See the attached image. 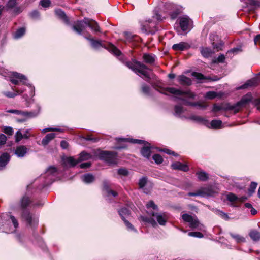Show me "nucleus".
Segmentation results:
<instances>
[{"mask_svg": "<svg viewBox=\"0 0 260 260\" xmlns=\"http://www.w3.org/2000/svg\"><path fill=\"white\" fill-rule=\"evenodd\" d=\"M110 50L116 55L119 56L121 54V52L115 46L111 44L110 45Z\"/></svg>", "mask_w": 260, "mask_h": 260, "instance_id": "8fccbe9b", "label": "nucleus"}, {"mask_svg": "<svg viewBox=\"0 0 260 260\" xmlns=\"http://www.w3.org/2000/svg\"><path fill=\"white\" fill-rule=\"evenodd\" d=\"M247 4L249 6H252L255 8L258 9L260 8V1L259 0H248Z\"/></svg>", "mask_w": 260, "mask_h": 260, "instance_id": "ea45409f", "label": "nucleus"}, {"mask_svg": "<svg viewBox=\"0 0 260 260\" xmlns=\"http://www.w3.org/2000/svg\"><path fill=\"white\" fill-rule=\"evenodd\" d=\"M79 162V159H76L73 157H69L65 159V163L71 167L75 166Z\"/></svg>", "mask_w": 260, "mask_h": 260, "instance_id": "a878e982", "label": "nucleus"}, {"mask_svg": "<svg viewBox=\"0 0 260 260\" xmlns=\"http://www.w3.org/2000/svg\"><path fill=\"white\" fill-rule=\"evenodd\" d=\"M230 236L234 238L238 243L245 242V239L243 237L238 235L230 233Z\"/></svg>", "mask_w": 260, "mask_h": 260, "instance_id": "58836bf2", "label": "nucleus"}, {"mask_svg": "<svg viewBox=\"0 0 260 260\" xmlns=\"http://www.w3.org/2000/svg\"><path fill=\"white\" fill-rule=\"evenodd\" d=\"M28 149L25 146L20 145L16 147L15 153L18 157H23L27 152Z\"/></svg>", "mask_w": 260, "mask_h": 260, "instance_id": "4468645a", "label": "nucleus"}, {"mask_svg": "<svg viewBox=\"0 0 260 260\" xmlns=\"http://www.w3.org/2000/svg\"><path fill=\"white\" fill-rule=\"evenodd\" d=\"M202 192L201 191L200 189L197 190L196 192H189L188 193V196H201L202 197Z\"/></svg>", "mask_w": 260, "mask_h": 260, "instance_id": "680f3d73", "label": "nucleus"}, {"mask_svg": "<svg viewBox=\"0 0 260 260\" xmlns=\"http://www.w3.org/2000/svg\"><path fill=\"white\" fill-rule=\"evenodd\" d=\"M84 22L85 24L87 25L89 27H90L93 30L96 32H99L100 31V27L95 21L85 18L84 20Z\"/></svg>", "mask_w": 260, "mask_h": 260, "instance_id": "9d476101", "label": "nucleus"}, {"mask_svg": "<svg viewBox=\"0 0 260 260\" xmlns=\"http://www.w3.org/2000/svg\"><path fill=\"white\" fill-rule=\"evenodd\" d=\"M155 55L154 54H147V63L152 64L155 62Z\"/></svg>", "mask_w": 260, "mask_h": 260, "instance_id": "603ef678", "label": "nucleus"}, {"mask_svg": "<svg viewBox=\"0 0 260 260\" xmlns=\"http://www.w3.org/2000/svg\"><path fill=\"white\" fill-rule=\"evenodd\" d=\"M26 29L25 27H21L18 29L15 33L14 37L16 39H18L21 37L25 33Z\"/></svg>", "mask_w": 260, "mask_h": 260, "instance_id": "e433bc0d", "label": "nucleus"}, {"mask_svg": "<svg viewBox=\"0 0 260 260\" xmlns=\"http://www.w3.org/2000/svg\"><path fill=\"white\" fill-rule=\"evenodd\" d=\"M22 218L28 223L29 225H32L35 219L32 218V215L27 210H24L22 215Z\"/></svg>", "mask_w": 260, "mask_h": 260, "instance_id": "dca6fc26", "label": "nucleus"}, {"mask_svg": "<svg viewBox=\"0 0 260 260\" xmlns=\"http://www.w3.org/2000/svg\"><path fill=\"white\" fill-rule=\"evenodd\" d=\"M51 1L50 0H41L40 5L43 7H48L50 6Z\"/></svg>", "mask_w": 260, "mask_h": 260, "instance_id": "bf43d9fd", "label": "nucleus"}, {"mask_svg": "<svg viewBox=\"0 0 260 260\" xmlns=\"http://www.w3.org/2000/svg\"><path fill=\"white\" fill-rule=\"evenodd\" d=\"M182 218L184 221L189 223L192 221L193 217L190 215L185 213L182 215Z\"/></svg>", "mask_w": 260, "mask_h": 260, "instance_id": "a18cd8bd", "label": "nucleus"}, {"mask_svg": "<svg viewBox=\"0 0 260 260\" xmlns=\"http://www.w3.org/2000/svg\"><path fill=\"white\" fill-rule=\"evenodd\" d=\"M152 158L154 160L155 162L157 165H159L163 162V158L159 154H154L152 156Z\"/></svg>", "mask_w": 260, "mask_h": 260, "instance_id": "a19ab883", "label": "nucleus"}, {"mask_svg": "<svg viewBox=\"0 0 260 260\" xmlns=\"http://www.w3.org/2000/svg\"><path fill=\"white\" fill-rule=\"evenodd\" d=\"M17 0H9L5 6V9L6 10L13 9L17 4Z\"/></svg>", "mask_w": 260, "mask_h": 260, "instance_id": "c85d7f7f", "label": "nucleus"}, {"mask_svg": "<svg viewBox=\"0 0 260 260\" xmlns=\"http://www.w3.org/2000/svg\"><path fill=\"white\" fill-rule=\"evenodd\" d=\"M258 84L257 80L253 78L246 81L243 85L237 87V90L244 89L257 86Z\"/></svg>", "mask_w": 260, "mask_h": 260, "instance_id": "1a4fd4ad", "label": "nucleus"}, {"mask_svg": "<svg viewBox=\"0 0 260 260\" xmlns=\"http://www.w3.org/2000/svg\"><path fill=\"white\" fill-rule=\"evenodd\" d=\"M82 180L85 183H90L94 181V177L92 175L88 174L82 176Z\"/></svg>", "mask_w": 260, "mask_h": 260, "instance_id": "7c9ffc66", "label": "nucleus"}, {"mask_svg": "<svg viewBox=\"0 0 260 260\" xmlns=\"http://www.w3.org/2000/svg\"><path fill=\"white\" fill-rule=\"evenodd\" d=\"M249 236L254 241H258L260 240V232L256 230L250 231Z\"/></svg>", "mask_w": 260, "mask_h": 260, "instance_id": "5701e85b", "label": "nucleus"}, {"mask_svg": "<svg viewBox=\"0 0 260 260\" xmlns=\"http://www.w3.org/2000/svg\"><path fill=\"white\" fill-rule=\"evenodd\" d=\"M213 47L214 49H216L217 51H219L222 50V47L223 45L222 43H215V42H213L212 43Z\"/></svg>", "mask_w": 260, "mask_h": 260, "instance_id": "0e129e2a", "label": "nucleus"}, {"mask_svg": "<svg viewBox=\"0 0 260 260\" xmlns=\"http://www.w3.org/2000/svg\"><path fill=\"white\" fill-rule=\"evenodd\" d=\"M166 92L176 96H176V98L182 101V104L185 106L193 107L199 106L202 109H206L207 107V105L205 103L190 101L191 100H194L195 99L196 95L190 90L183 91L174 87H166L164 89V91H161V93L168 95V94Z\"/></svg>", "mask_w": 260, "mask_h": 260, "instance_id": "f257e3e1", "label": "nucleus"}, {"mask_svg": "<svg viewBox=\"0 0 260 260\" xmlns=\"http://www.w3.org/2000/svg\"><path fill=\"white\" fill-rule=\"evenodd\" d=\"M192 76L195 77L197 79L199 80H208L210 79V77L209 76H205L203 74L201 73H198L196 72H193L192 73Z\"/></svg>", "mask_w": 260, "mask_h": 260, "instance_id": "bb28decb", "label": "nucleus"}, {"mask_svg": "<svg viewBox=\"0 0 260 260\" xmlns=\"http://www.w3.org/2000/svg\"><path fill=\"white\" fill-rule=\"evenodd\" d=\"M3 132L6 134L10 136L12 135L14 133L13 129L12 128V127L10 126L5 127L3 130Z\"/></svg>", "mask_w": 260, "mask_h": 260, "instance_id": "de8ad7c7", "label": "nucleus"}, {"mask_svg": "<svg viewBox=\"0 0 260 260\" xmlns=\"http://www.w3.org/2000/svg\"><path fill=\"white\" fill-rule=\"evenodd\" d=\"M180 10L178 8H176L173 10L172 11L170 12L169 13V15L172 20H174L177 18V17L180 14Z\"/></svg>", "mask_w": 260, "mask_h": 260, "instance_id": "c9c22d12", "label": "nucleus"}, {"mask_svg": "<svg viewBox=\"0 0 260 260\" xmlns=\"http://www.w3.org/2000/svg\"><path fill=\"white\" fill-rule=\"evenodd\" d=\"M152 209L154 211L157 212L158 211V206L155 204L153 201L150 200L147 202V209Z\"/></svg>", "mask_w": 260, "mask_h": 260, "instance_id": "4c0bfd02", "label": "nucleus"}, {"mask_svg": "<svg viewBox=\"0 0 260 260\" xmlns=\"http://www.w3.org/2000/svg\"><path fill=\"white\" fill-rule=\"evenodd\" d=\"M257 186V183L255 182L250 183L249 188L248 189V194L249 197L251 196L255 192V190Z\"/></svg>", "mask_w": 260, "mask_h": 260, "instance_id": "c756f323", "label": "nucleus"}, {"mask_svg": "<svg viewBox=\"0 0 260 260\" xmlns=\"http://www.w3.org/2000/svg\"><path fill=\"white\" fill-rule=\"evenodd\" d=\"M188 236L191 237H194L197 238H203L204 237V235L202 233L200 232H190L188 234Z\"/></svg>", "mask_w": 260, "mask_h": 260, "instance_id": "c03bdc74", "label": "nucleus"}, {"mask_svg": "<svg viewBox=\"0 0 260 260\" xmlns=\"http://www.w3.org/2000/svg\"><path fill=\"white\" fill-rule=\"evenodd\" d=\"M91 157V156L90 154L85 152V151L82 152L80 154L79 159V162L88 160Z\"/></svg>", "mask_w": 260, "mask_h": 260, "instance_id": "72a5a7b5", "label": "nucleus"}, {"mask_svg": "<svg viewBox=\"0 0 260 260\" xmlns=\"http://www.w3.org/2000/svg\"><path fill=\"white\" fill-rule=\"evenodd\" d=\"M252 99L253 96L251 92H248L243 95L239 101L232 105V107L234 108L233 110L234 113H238L242 108L245 107L250 102H252Z\"/></svg>", "mask_w": 260, "mask_h": 260, "instance_id": "7ed1b4c3", "label": "nucleus"}, {"mask_svg": "<svg viewBox=\"0 0 260 260\" xmlns=\"http://www.w3.org/2000/svg\"><path fill=\"white\" fill-rule=\"evenodd\" d=\"M227 199L230 202H232V206L234 207H238L239 205L237 204L238 198L234 193H230L227 196Z\"/></svg>", "mask_w": 260, "mask_h": 260, "instance_id": "412c9836", "label": "nucleus"}, {"mask_svg": "<svg viewBox=\"0 0 260 260\" xmlns=\"http://www.w3.org/2000/svg\"><path fill=\"white\" fill-rule=\"evenodd\" d=\"M10 217L11 221L12 222L15 228V229L17 228L19 225V223L18 222L17 220L15 218V217L14 216H12V215H11Z\"/></svg>", "mask_w": 260, "mask_h": 260, "instance_id": "338daca9", "label": "nucleus"}, {"mask_svg": "<svg viewBox=\"0 0 260 260\" xmlns=\"http://www.w3.org/2000/svg\"><path fill=\"white\" fill-rule=\"evenodd\" d=\"M119 214L122 219H125V216H128L130 214L129 210L127 208H122L118 211Z\"/></svg>", "mask_w": 260, "mask_h": 260, "instance_id": "cd10ccee", "label": "nucleus"}, {"mask_svg": "<svg viewBox=\"0 0 260 260\" xmlns=\"http://www.w3.org/2000/svg\"><path fill=\"white\" fill-rule=\"evenodd\" d=\"M39 111H21L20 115L24 117L25 119L33 118L37 116L38 115Z\"/></svg>", "mask_w": 260, "mask_h": 260, "instance_id": "aec40b11", "label": "nucleus"}, {"mask_svg": "<svg viewBox=\"0 0 260 260\" xmlns=\"http://www.w3.org/2000/svg\"><path fill=\"white\" fill-rule=\"evenodd\" d=\"M86 39L90 41L92 46L94 48H98L101 46V43L99 41L88 37H86Z\"/></svg>", "mask_w": 260, "mask_h": 260, "instance_id": "79ce46f5", "label": "nucleus"}, {"mask_svg": "<svg viewBox=\"0 0 260 260\" xmlns=\"http://www.w3.org/2000/svg\"><path fill=\"white\" fill-rule=\"evenodd\" d=\"M174 111L177 115H180L183 112V107L181 106L175 105L174 107Z\"/></svg>", "mask_w": 260, "mask_h": 260, "instance_id": "3c124183", "label": "nucleus"}, {"mask_svg": "<svg viewBox=\"0 0 260 260\" xmlns=\"http://www.w3.org/2000/svg\"><path fill=\"white\" fill-rule=\"evenodd\" d=\"M189 223H190L189 226L191 228H197L199 225V220L197 219H194L193 218H192V221L190 222Z\"/></svg>", "mask_w": 260, "mask_h": 260, "instance_id": "6e6d98bb", "label": "nucleus"}, {"mask_svg": "<svg viewBox=\"0 0 260 260\" xmlns=\"http://www.w3.org/2000/svg\"><path fill=\"white\" fill-rule=\"evenodd\" d=\"M122 141H128L129 142L133 143H138V144H143L145 143L144 141L141 140H138V139H120Z\"/></svg>", "mask_w": 260, "mask_h": 260, "instance_id": "37998d69", "label": "nucleus"}, {"mask_svg": "<svg viewBox=\"0 0 260 260\" xmlns=\"http://www.w3.org/2000/svg\"><path fill=\"white\" fill-rule=\"evenodd\" d=\"M83 23H84V21H77L73 26V30L78 34H81L84 29Z\"/></svg>", "mask_w": 260, "mask_h": 260, "instance_id": "a211bd4d", "label": "nucleus"}, {"mask_svg": "<svg viewBox=\"0 0 260 260\" xmlns=\"http://www.w3.org/2000/svg\"><path fill=\"white\" fill-rule=\"evenodd\" d=\"M23 137V135L22 134L20 130L18 131L15 134V141L17 142L20 141Z\"/></svg>", "mask_w": 260, "mask_h": 260, "instance_id": "09e8293b", "label": "nucleus"}, {"mask_svg": "<svg viewBox=\"0 0 260 260\" xmlns=\"http://www.w3.org/2000/svg\"><path fill=\"white\" fill-rule=\"evenodd\" d=\"M10 81L15 85L20 84H25L27 81L26 77L20 73L13 72L10 76Z\"/></svg>", "mask_w": 260, "mask_h": 260, "instance_id": "423d86ee", "label": "nucleus"}, {"mask_svg": "<svg viewBox=\"0 0 260 260\" xmlns=\"http://www.w3.org/2000/svg\"><path fill=\"white\" fill-rule=\"evenodd\" d=\"M190 45L187 42H181L178 44H175L172 46V49L175 51H182L189 49Z\"/></svg>", "mask_w": 260, "mask_h": 260, "instance_id": "6e6552de", "label": "nucleus"}, {"mask_svg": "<svg viewBox=\"0 0 260 260\" xmlns=\"http://www.w3.org/2000/svg\"><path fill=\"white\" fill-rule=\"evenodd\" d=\"M7 140V137L3 134H0V145H4Z\"/></svg>", "mask_w": 260, "mask_h": 260, "instance_id": "052dcab7", "label": "nucleus"}, {"mask_svg": "<svg viewBox=\"0 0 260 260\" xmlns=\"http://www.w3.org/2000/svg\"><path fill=\"white\" fill-rule=\"evenodd\" d=\"M55 137V134L54 133H49L46 135V136L42 140V144L43 146H46Z\"/></svg>", "mask_w": 260, "mask_h": 260, "instance_id": "4be33fe9", "label": "nucleus"}, {"mask_svg": "<svg viewBox=\"0 0 260 260\" xmlns=\"http://www.w3.org/2000/svg\"><path fill=\"white\" fill-rule=\"evenodd\" d=\"M118 173L120 175L127 176L128 174V172L126 169L121 168L118 170Z\"/></svg>", "mask_w": 260, "mask_h": 260, "instance_id": "69168bd1", "label": "nucleus"}, {"mask_svg": "<svg viewBox=\"0 0 260 260\" xmlns=\"http://www.w3.org/2000/svg\"><path fill=\"white\" fill-rule=\"evenodd\" d=\"M217 96L216 92L214 91H209L206 93V96L209 99H213Z\"/></svg>", "mask_w": 260, "mask_h": 260, "instance_id": "4d7b16f0", "label": "nucleus"}, {"mask_svg": "<svg viewBox=\"0 0 260 260\" xmlns=\"http://www.w3.org/2000/svg\"><path fill=\"white\" fill-rule=\"evenodd\" d=\"M234 108L232 107V105L229 103L226 104L224 106H222L220 105H217L216 104H214L213 105L212 111L214 112H217L220 110L224 111H228V110H233Z\"/></svg>", "mask_w": 260, "mask_h": 260, "instance_id": "ddd939ff", "label": "nucleus"}, {"mask_svg": "<svg viewBox=\"0 0 260 260\" xmlns=\"http://www.w3.org/2000/svg\"><path fill=\"white\" fill-rule=\"evenodd\" d=\"M85 139L87 141H91L93 142H96L99 141V138L93 137L91 135H88L85 138Z\"/></svg>", "mask_w": 260, "mask_h": 260, "instance_id": "774afa93", "label": "nucleus"}, {"mask_svg": "<svg viewBox=\"0 0 260 260\" xmlns=\"http://www.w3.org/2000/svg\"><path fill=\"white\" fill-rule=\"evenodd\" d=\"M198 178L201 181H206L209 179V175L208 173L204 171H199L196 173Z\"/></svg>", "mask_w": 260, "mask_h": 260, "instance_id": "393cba45", "label": "nucleus"}, {"mask_svg": "<svg viewBox=\"0 0 260 260\" xmlns=\"http://www.w3.org/2000/svg\"><path fill=\"white\" fill-rule=\"evenodd\" d=\"M147 215H150L152 217H155L157 220V222L160 225L164 226L168 219V216L166 212L158 213L155 211H147Z\"/></svg>", "mask_w": 260, "mask_h": 260, "instance_id": "39448f33", "label": "nucleus"}, {"mask_svg": "<svg viewBox=\"0 0 260 260\" xmlns=\"http://www.w3.org/2000/svg\"><path fill=\"white\" fill-rule=\"evenodd\" d=\"M211 126L214 129H219L222 124V121L220 120H213L211 122Z\"/></svg>", "mask_w": 260, "mask_h": 260, "instance_id": "2f4dec72", "label": "nucleus"}, {"mask_svg": "<svg viewBox=\"0 0 260 260\" xmlns=\"http://www.w3.org/2000/svg\"><path fill=\"white\" fill-rule=\"evenodd\" d=\"M200 190L202 193V197L212 196L215 193V190L211 186L202 187L200 189Z\"/></svg>", "mask_w": 260, "mask_h": 260, "instance_id": "f3484780", "label": "nucleus"}, {"mask_svg": "<svg viewBox=\"0 0 260 260\" xmlns=\"http://www.w3.org/2000/svg\"><path fill=\"white\" fill-rule=\"evenodd\" d=\"M55 14L62 19L66 22H69V19L68 17L66 16L65 13L61 9H58L55 10Z\"/></svg>", "mask_w": 260, "mask_h": 260, "instance_id": "b1692460", "label": "nucleus"}, {"mask_svg": "<svg viewBox=\"0 0 260 260\" xmlns=\"http://www.w3.org/2000/svg\"><path fill=\"white\" fill-rule=\"evenodd\" d=\"M147 223H150L154 228L157 226V223L155 220L152 218H147Z\"/></svg>", "mask_w": 260, "mask_h": 260, "instance_id": "e2e57ef3", "label": "nucleus"}, {"mask_svg": "<svg viewBox=\"0 0 260 260\" xmlns=\"http://www.w3.org/2000/svg\"><path fill=\"white\" fill-rule=\"evenodd\" d=\"M146 21L145 20L144 17L139 18V23L140 24V28L144 32H146Z\"/></svg>", "mask_w": 260, "mask_h": 260, "instance_id": "f704fd0d", "label": "nucleus"}, {"mask_svg": "<svg viewBox=\"0 0 260 260\" xmlns=\"http://www.w3.org/2000/svg\"><path fill=\"white\" fill-rule=\"evenodd\" d=\"M10 156L7 153H4L0 156V170L3 169L9 162Z\"/></svg>", "mask_w": 260, "mask_h": 260, "instance_id": "2eb2a0df", "label": "nucleus"}, {"mask_svg": "<svg viewBox=\"0 0 260 260\" xmlns=\"http://www.w3.org/2000/svg\"><path fill=\"white\" fill-rule=\"evenodd\" d=\"M171 168L173 170H178L184 172H187L189 170V167L186 164H182L179 161H176L171 165Z\"/></svg>", "mask_w": 260, "mask_h": 260, "instance_id": "9b49d317", "label": "nucleus"}, {"mask_svg": "<svg viewBox=\"0 0 260 260\" xmlns=\"http://www.w3.org/2000/svg\"><path fill=\"white\" fill-rule=\"evenodd\" d=\"M124 63L128 68L132 70L142 78H145L146 77V67L144 64L135 60L132 61H126Z\"/></svg>", "mask_w": 260, "mask_h": 260, "instance_id": "f03ea898", "label": "nucleus"}, {"mask_svg": "<svg viewBox=\"0 0 260 260\" xmlns=\"http://www.w3.org/2000/svg\"><path fill=\"white\" fill-rule=\"evenodd\" d=\"M30 203V199L26 196H24L21 202V206L22 208H26Z\"/></svg>", "mask_w": 260, "mask_h": 260, "instance_id": "473e14b6", "label": "nucleus"}, {"mask_svg": "<svg viewBox=\"0 0 260 260\" xmlns=\"http://www.w3.org/2000/svg\"><path fill=\"white\" fill-rule=\"evenodd\" d=\"M146 184V178L143 177L139 182V186L140 188H143Z\"/></svg>", "mask_w": 260, "mask_h": 260, "instance_id": "13d9d810", "label": "nucleus"}, {"mask_svg": "<svg viewBox=\"0 0 260 260\" xmlns=\"http://www.w3.org/2000/svg\"><path fill=\"white\" fill-rule=\"evenodd\" d=\"M104 188L105 190H107V193L108 194H109V195L111 194L114 197H115L117 196V193L116 192H115V191L112 190L108 189V185L106 182L104 183Z\"/></svg>", "mask_w": 260, "mask_h": 260, "instance_id": "49530a36", "label": "nucleus"}, {"mask_svg": "<svg viewBox=\"0 0 260 260\" xmlns=\"http://www.w3.org/2000/svg\"><path fill=\"white\" fill-rule=\"evenodd\" d=\"M192 20L187 16L180 17L179 26L181 30L183 31H186L190 23H192Z\"/></svg>", "mask_w": 260, "mask_h": 260, "instance_id": "0eeeda50", "label": "nucleus"}, {"mask_svg": "<svg viewBox=\"0 0 260 260\" xmlns=\"http://www.w3.org/2000/svg\"><path fill=\"white\" fill-rule=\"evenodd\" d=\"M252 104L256 107L258 110H260V98L252 100Z\"/></svg>", "mask_w": 260, "mask_h": 260, "instance_id": "864d4df0", "label": "nucleus"}, {"mask_svg": "<svg viewBox=\"0 0 260 260\" xmlns=\"http://www.w3.org/2000/svg\"><path fill=\"white\" fill-rule=\"evenodd\" d=\"M177 79L178 82L183 86H190L192 84L191 79L184 75L179 76Z\"/></svg>", "mask_w": 260, "mask_h": 260, "instance_id": "f8f14e48", "label": "nucleus"}, {"mask_svg": "<svg viewBox=\"0 0 260 260\" xmlns=\"http://www.w3.org/2000/svg\"><path fill=\"white\" fill-rule=\"evenodd\" d=\"M225 57L224 54H220L219 56L214 60L215 63H224L225 61Z\"/></svg>", "mask_w": 260, "mask_h": 260, "instance_id": "5fc2aeb1", "label": "nucleus"}, {"mask_svg": "<svg viewBox=\"0 0 260 260\" xmlns=\"http://www.w3.org/2000/svg\"><path fill=\"white\" fill-rule=\"evenodd\" d=\"M189 119L197 122L201 123L205 125H207L209 124L208 120L200 116L192 115L189 117Z\"/></svg>", "mask_w": 260, "mask_h": 260, "instance_id": "6ab92c4d", "label": "nucleus"}, {"mask_svg": "<svg viewBox=\"0 0 260 260\" xmlns=\"http://www.w3.org/2000/svg\"><path fill=\"white\" fill-rule=\"evenodd\" d=\"M101 159L110 164H116L117 162V153L110 151H102L99 154Z\"/></svg>", "mask_w": 260, "mask_h": 260, "instance_id": "20e7f679", "label": "nucleus"}]
</instances>
